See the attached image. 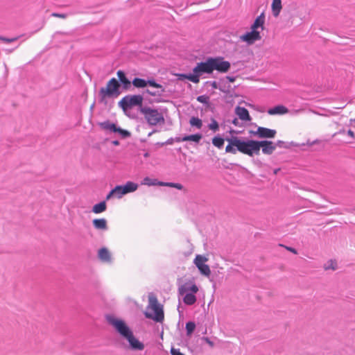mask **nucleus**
Returning a JSON list of instances; mask_svg holds the SVG:
<instances>
[{"mask_svg": "<svg viewBox=\"0 0 355 355\" xmlns=\"http://www.w3.org/2000/svg\"><path fill=\"white\" fill-rule=\"evenodd\" d=\"M107 320L123 338L127 340L131 349L141 351L144 349V345L134 336L125 321L111 315L107 317Z\"/></svg>", "mask_w": 355, "mask_h": 355, "instance_id": "1", "label": "nucleus"}, {"mask_svg": "<svg viewBox=\"0 0 355 355\" xmlns=\"http://www.w3.org/2000/svg\"><path fill=\"white\" fill-rule=\"evenodd\" d=\"M198 287L193 282L189 281L178 286V294L179 299L189 306L196 302V294L198 292Z\"/></svg>", "mask_w": 355, "mask_h": 355, "instance_id": "2", "label": "nucleus"}, {"mask_svg": "<svg viewBox=\"0 0 355 355\" xmlns=\"http://www.w3.org/2000/svg\"><path fill=\"white\" fill-rule=\"evenodd\" d=\"M144 314L146 318L152 319L155 322H160L164 320L163 307L153 293L148 295V304Z\"/></svg>", "mask_w": 355, "mask_h": 355, "instance_id": "3", "label": "nucleus"}, {"mask_svg": "<svg viewBox=\"0 0 355 355\" xmlns=\"http://www.w3.org/2000/svg\"><path fill=\"white\" fill-rule=\"evenodd\" d=\"M212 68L210 62V59L208 58L205 62L198 63L197 65L193 69L192 73L188 74H179V79H187L193 83H198L200 81V77L204 73H211Z\"/></svg>", "mask_w": 355, "mask_h": 355, "instance_id": "4", "label": "nucleus"}, {"mask_svg": "<svg viewBox=\"0 0 355 355\" xmlns=\"http://www.w3.org/2000/svg\"><path fill=\"white\" fill-rule=\"evenodd\" d=\"M231 143L235 146L237 150L246 154L249 156H252L254 154L257 155L258 141L254 140H241L236 137L231 138Z\"/></svg>", "mask_w": 355, "mask_h": 355, "instance_id": "5", "label": "nucleus"}, {"mask_svg": "<svg viewBox=\"0 0 355 355\" xmlns=\"http://www.w3.org/2000/svg\"><path fill=\"white\" fill-rule=\"evenodd\" d=\"M141 112L144 114L146 121L150 126L162 125L165 122L164 114L157 109L144 107L141 109Z\"/></svg>", "mask_w": 355, "mask_h": 355, "instance_id": "6", "label": "nucleus"}, {"mask_svg": "<svg viewBox=\"0 0 355 355\" xmlns=\"http://www.w3.org/2000/svg\"><path fill=\"white\" fill-rule=\"evenodd\" d=\"M138 189V184L133 182H127L124 185L116 186L106 196V200H110L112 196L121 198L124 195L135 191Z\"/></svg>", "mask_w": 355, "mask_h": 355, "instance_id": "7", "label": "nucleus"}, {"mask_svg": "<svg viewBox=\"0 0 355 355\" xmlns=\"http://www.w3.org/2000/svg\"><path fill=\"white\" fill-rule=\"evenodd\" d=\"M120 85L116 78L110 80L105 87H101L99 92L103 98L107 97H117L120 95Z\"/></svg>", "mask_w": 355, "mask_h": 355, "instance_id": "8", "label": "nucleus"}, {"mask_svg": "<svg viewBox=\"0 0 355 355\" xmlns=\"http://www.w3.org/2000/svg\"><path fill=\"white\" fill-rule=\"evenodd\" d=\"M143 101V97L140 95L126 96L119 102V106L124 110L133 106L141 105Z\"/></svg>", "mask_w": 355, "mask_h": 355, "instance_id": "9", "label": "nucleus"}, {"mask_svg": "<svg viewBox=\"0 0 355 355\" xmlns=\"http://www.w3.org/2000/svg\"><path fill=\"white\" fill-rule=\"evenodd\" d=\"M212 71L216 70L221 73L227 72L230 68V63L224 60L223 58H209Z\"/></svg>", "mask_w": 355, "mask_h": 355, "instance_id": "10", "label": "nucleus"}, {"mask_svg": "<svg viewBox=\"0 0 355 355\" xmlns=\"http://www.w3.org/2000/svg\"><path fill=\"white\" fill-rule=\"evenodd\" d=\"M261 39L260 31H252L251 30L239 37V40L245 42L248 45H252Z\"/></svg>", "mask_w": 355, "mask_h": 355, "instance_id": "11", "label": "nucleus"}, {"mask_svg": "<svg viewBox=\"0 0 355 355\" xmlns=\"http://www.w3.org/2000/svg\"><path fill=\"white\" fill-rule=\"evenodd\" d=\"M261 148L263 154L271 155L275 150L276 146L271 141H258L257 155H259Z\"/></svg>", "mask_w": 355, "mask_h": 355, "instance_id": "12", "label": "nucleus"}, {"mask_svg": "<svg viewBox=\"0 0 355 355\" xmlns=\"http://www.w3.org/2000/svg\"><path fill=\"white\" fill-rule=\"evenodd\" d=\"M276 130L263 127H258L252 134L259 138H274L276 135Z\"/></svg>", "mask_w": 355, "mask_h": 355, "instance_id": "13", "label": "nucleus"}, {"mask_svg": "<svg viewBox=\"0 0 355 355\" xmlns=\"http://www.w3.org/2000/svg\"><path fill=\"white\" fill-rule=\"evenodd\" d=\"M265 17L262 13L256 18L254 23L250 26V30L252 31H261L264 29Z\"/></svg>", "mask_w": 355, "mask_h": 355, "instance_id": "14", "label": "nucleus"}, {"mask_svg": "<svg viewBox=\"0 0 355 355\" xmlns=\"http://www.w3.org/2000/svg\"><path fill=\"white\" fill-rule=\"evenodd\" d=\"M98 257L103 262L110 263L112 261L111 253L106 248H102L98 250Z\"/></svg>", "mask_w": 355, "mask_h": 355, "instance_id": "15", "label": "nucleus"}, {"mask_svg": "<svg viewBox=\"0 0 355 355\" xmlns=\"http://www.w3.org/2000/svg\"><path fill=\"white\" fill-rule=\"evenodd\" d=\"M236 114L243 121H250L251 120L248 110L245 107H237L236 108Z\"/></svg>", "mask_w": 355, "mask_h": 355, "instance_id": "16", "label": "nucleus"}, {"mask_svg": "<svg viewBox=\"0 0 355 355\" xmlns=\"http://www.w3.org/2000/svg\"><path fill=\"white\" fill-rule=\"evenodd\" d=\"M117 76L123 85V88L125 90L130 89L131 87V82L126 78L124 72L122 71H118Z\"/></svg>", "mask_w": 355, "mask_h": 355, "instance_id": "17", "label": "nucleus"}, {"mask_svg": "<svg viewBox=\"0 0 355 355\" xmlns=\"http://www.w3.org/2000/svg\"><path fill=\"white\" fill-rule=\"evenodd\" d=\"M288 112V110L284 105H277L268 110L270 115L284 114Z\"/></svg>", "mask_w": 355, "mask_h": 355, "instance_id": "18", "label": "nucleus"}, {"mask_svg": "<svg viewBox=\"0 0 355 355\" xmlns=\"http://www.w3.org/2000/svg\"><path fill=\"white\" fill-rule=\"evenodd\" d=\"M94 227L96 230H107V220L105 218L94 219L92 221Z\"/></svg>", "mask_w": 355, "mask_h": 355, "instance_id": "19", "label": "nucleus"}, {"mask_svg": "<svg viewBox=\"0 0 355 355\" xmlns=\"http://www.w3.org/2000/svg\"><path fill=\"white\" fill-rule=\"evenodd\" d=\"M271 6L272 15L275 17H278L282 8L281 0H273Z\"/></svg>", "mask_w": 355, "mask_h": 355, "instance_id": "20", "label": "nucleus"}, {"mask_svg": "<svg viewBox=\"0 0 355 355\" xmlns=\"http://www.w3.org/2000/svg\"><path fill=\"white\" fill-rule=\"evenodd\" d=\"M106 203L105 201L101 202L98 204L94 205L92 208V211L95 214H100L106 210Z\"/></svg>", "mask_w": 355, "mask_h": 355, "instance_id": "21", "label": "nucleus"}, {"mask_svg": "<svg viewBox=\"0 0 355 355\" xmlns=\"http://www.w3.org/2000/svg\"><path fill=\"white\" fill-rule=\"evenodd\" d=\"M161 183H162V182L158 181L156 179H151L148 177H146L142 180L141 184L147 185V186H156V185L160 186Z\"/></svg>", "mask_w": 355, "mask_h": 355, "instance_id": "22", "label": "nucleus"}, {"mask_svg": "<svg viewBox=\"0 0 355 355\" xmlns=\"http://www.w3.org/2000/svg\"><path fill=\"white\" fill-rule=\"evenodd\" d=\"M202 139V135L200 134H195V135H191L184 136L182 138V141H192L196 143H198L200 139Z\"/></svg>", "mask_w": 355, "mask_h": 355, "instance_id": "23", "label": "nucleus"}, {"mask_svg": "<svg viewBox=\"0 0 355 355\" xmlns=\"http://www.w3.org/2000/svg\"><path fill=\"white\" fill-rule=\"evenodd\" d=\"M132 84L137 88H144L146 87V80L144 79L135 78L133 79Z\"/></svg>", "mask_w": 355, "mask_h": 355, "instance_id": "24", "label": "nucleus"}, {"mask_svg": "<svg viewBox=\"0 0 355 355\" xmlns=\"http://www.w3.org/2000/svg\"><path fill=\"white\" fill-rule=\"evenodd\" d=\"M100 126L106 130H109L110 132H114L116 130V125L114 123H112L109 121H105L100 124Z\"/></svg>", "mask_w": 355, "mask_h": 355, "instance_id": "25", "label": "nucleus"}, {"mask_svg": "<svg viewBox=\"0 0 355 355\" xmlns=\"http://www.w3.org/2000/svg\"><path fill=\"white\" fill-rule=\"evenodd\" d=\"M189 123L191 126L200 129L202 126V121L198 117L192 116L189 120Z\"/></svg>", "mask_w": 355, "mask_h": 355, "instance_id": "26", "label": "nucleus"}, {"mask_svg": "<svg viewBox=\"0 0 355 355\" xmlns=\"http://www.w3.org/2000/svg\"><path fill=\"white\" fill-rule=\"evenodd\" d=\"M337 268H338L337 262L335 260H332V259L329 260L324 265V268L325 270H335L337 269Z\"/></svg>", "mask_w": 355, "mask_h": 355, "instance_id": "27", "label": "nucleus"}, {"mask_svg": "<svg viewBox=\"0 0 355 355\" xmlns=\"http://www.w3.org/2000/svg\"><path fill=\"white\" fill-rule=\"evenodd\" d=\"M212 144L214 146L221 148L224 145V139L220 137H214L212 139Z\"/></svg>", "mask_w": 355, "mask_h": 355, "instance_id": "28", "label": "nucleus"}, {"mask_svg": "<svg viewBox=\"0 0 355 355\" xmlns=\"http://www.w3.org/2000/svg\"><path fill=\"white\" fill-rule=\"evenodd\" d=\"M207 261V259L205 257L198 254V255H196V257L193 261V263L198 268V266L205 264Z\"/></svg>", "mask_w": 355, "mask_h": 355, "instance_id": "29", "label": "nucleus"}, {"mask_svg": "<svg viewBox=\"0 0 355 355\" xmlns=\"http://www.w3.org/2000/svg\"><path fill=\"white\" fill-rule=\"evenodd\" d=\"M160 186L173 187V188H175L179 190L183 189V186L180 183L162 182V183L160 184Z\"/></svg>", "mask_w": 355, "mask_h": 355, "instance_id": "30", "label": "nucleus"}, {"mask_svg": "<svg viewBox=\"0 0 355 355\" xmlns=\"http://www.w3.org/2000/svg\"><path fill=\"white\" fill-rule=\"evenodd\" d=\"M160 186L173 187V188H175L179 190L183 189V186L180 183L162 182V183L160 184Z\"/></svg>", "mask_w": 355, "mask_h": 355, "instance_id": "31", "label": "nucleus"}, {"mask_svg": "<svg viewBox=\"0 0 355 355\" xmlns=\"http://www.w3.org/2000/svg\"><path fill=\"white\" fill-rule=\"evenodd\" d=\"M198 268L201 272V274L205 276H209L211 273L209 266L205 263L201 266H198Z\"/></svg>", "mask_w": 355, "mask_h": 355, "instance_id": "32", "label": "nucleus"}, {"mask_svg": "<svg viewBox=\"0 0 355 355\" xmlns=\"http://www.w3.org/2000/svg\"><path fill=\"white\" fill-rule=\"evenodd\" d=\"M227 141H228L229 144L225 148V152L232 153V154H236L237 149L235 147V146L232 144L231 139H227Z\"/></svg>", "mask_w": 355, "mask_h": 355, "instance_id": "33", "label": "nucleus"}, {"mask_svg": "<svg viewBox=\"0 0 355 355\" xmlns=\"http://www.w3.org/2000/svg\"><path fill=\"white\" fill-rule=\"evenodd\" d=\"M114 132L118 133L119 135H120V136L122 138H126V137H128L130 135V132L128 131H127L125 130H123L121 128H118V127H116V130H115Z\"/></svg>", "mask_w": 355, "mask_h": 355, "instance_id": "34", "label": "nucleus"}, {"mask_svg": "<svg viewBox=\"0 0 355 355\" xmlns=\"http://www.w3.org/2000/svg\"><path fill=\"white\" fill-rule=\"evenodd\" d=\"M196 328V324L193 322H188L186 324V330L187 335H191Z\"/></svg>", "mask_w": 355, "mask_h": 355, "instance_id": "35", "label": "nucleus"}, {"mask_svg": "<svg viewBox=\"0 0 355 355\" xmlns=\"http://www.w3.org/2000/svg\"><path fill=\"white\" fill-rule=\"evenodd\" d=\"M218 123L214 119H213L211 122L209 124V128L213 130L214 132H216L217 130H218Z\"/></svg>", "mask_w": 355, "mask_h": 355, "instance_id": "36", "label": "nucleus"}, {"mask_svg": "<svg viewBox=\"0 0 355 355\" xmlns=\"http://www.w3.org/2000/svg\"><path fill=\"white\" fill-rule=\"evenodd\" d=\"M149 85L155 88H162V86L160 84L157 83L154 80H146V87Z\"/></svg>", "mask_w": 355, "mask_h": 355, "instance_id": "37", "label": "nucleus"}, {"mask_svg": "<svg viewBox=\"0 0 355 355\" xmlns=\"http://www.w3.org/2000/svg\"><path fill=\"white\" fill-rule=\"evenodd\" d=\"M197 101L200 103L207 104L209 101V97L205 95H201L197 97Z\"/></svg>", "mask_w": 355, "mask_h": 355, "instance_id": "38", "label": "nucleus"}, {"mask_svg": "<svg viewBox=\"0 0 355 355\" xmlns=\"http://www.w3.org/2000/svg\"><path fill=\"white\" fill-rule=\"evenodd\" d=\"M16 40H17L16 37H14V38H6V37H0V40L3 41L4 42H6V43L12 42L15 41Z\"/></svg>", "mask_w": 355, "mask_h": 355, "instance_id": "39", "label": "nucleus"}, {"mask_svg": "<svg viewBox=\"0 0 355 355\" xmlns=\"http://www.w3.org/2000/svg\"><path fill=\"white\" fill-rule=\"evenodd\" d=\"M51 16L64 19V18L67 17V14H60V13H57V12H53L51 14Z\"/></svg>", "mask_w": 355, "mask_h": 355, "instance_id": "40", "label": "nucleus"}, {"mask_svg": "<svg viewBox=\"0 0 355 355\" xmlns=\"http://www.w3.org/2000/svg\"><path fill=\"white\" fill-rule=\"evenodd\" d=\"M171 355H184L182 353H181L180 352L179 349H174V348H172L171 349Z\"/></svg>", "mask_w": 355, "mask_h": 355, "instance_id": "41", "label": "nucleus"}, {"mask_svg": "<svg viewBox=\"0 0 355 355\" xmlns=\"http://www.w3.org/2000/svg\"><path fill=\"white\" fill-rule=\"evenodd\" d=\"M203 340L210 346L214 347V343L207 337L203 338Z\"/></svg>", "mask_w": 355, "mask_h": 355, "instance_id": "42", "label": "nucleus"}, {"mask_svg": "<svg viewBox=\"0 0 355 355\" xmlns=\"http://www.w3.org/2000/svg\"><path fill=\"white\" fill-rule=\"evenodd\" d=\"M284 144V142L283 141H277L276 144H274V145L277 146H279V147H282L283 146V144Z\"/></svg>", "mask_w": 355, "mask_h": 355, "instance_id": "43", "label": "nucleus"}, {"mask_svg": "<svg viewBox=\"0 0 355 355\" xmlns=\"http://www.w3.org/2000/svg\"><path fill=\"white\" fill-rule=\"evenodd\" d=\"M347 135L351 137L352 138H354V133L352 130H349L347 131Z\"/></svg>", "mask_w": 355, "mask_h": 355, "instance_id": "44", "label": "nucleus"}, {"mask_svg": "<svg viewBox=\"0 0 355 355\" xmlns=\"http://www.w3.org/2000/svg\"><path fill=\"white\" fill-rule=\"evenodd\" d=\"M211 87L214 88V89H218V83L216 82V81H214L211 83Z\"/></svg>", "mask_w": 355, "mask_h": 355, "instance_id": "45", "label": "nucleus"}, {"mask_svg": "<svg viewBox=\"0 0 355 355\" xmlns=\"http://www.w3.org/2000/svg\"><path fill=\"white\" fill-rule=\"evenodd\" d=\"M288 249V250H290L291 252H293L294 254H297V251H296L295 249L291 248H289Z\"/></svg>", "mask_w": 355, "mask_h": 355, "instance_id": "46", "label": "nucleus"}, {"mask_svg": "<svg viewBox=\"0 0 355 355\" xmlns=\"http://www.w3.org/2000/svg\"><path fill=\"white\" fill-rule=\"evenodd\" d=\"M146 92H147L148 94H149L150 95H151V96H155V95L156 94L155 92H150V90H148V89L146 91Z\"/></svg>", "mask_w": 355, "mask_h": 355, "instance_id": "47", "label": "nucleus"}, {"mask_svg": "<svg viewBox=\"0 0 355 355\" xmlns=\"http://www.w3.org/2000/svg\"><path fill=\"white\" fill-rule=\"evenodd\" d=\"M227 78L230 81V82H234V78H232V77H230V76H227Z\"/></svg>", "mask_w": 355, "mask_h": 355, "instance_id": "48", "label": "nucleus"}, {"mask_svg": "<svg viewBox=\"0 0 355 355\" xmlns=\"http://www.w3.org/2000/svg\"><path fill=\"white\" fill-rule=\"evenodd\" d=\"M182 137H177V138L175 139V140H176V141H178V142L183 141L182 140Z\"/></svg>", "mask_w": 355, "mask_h": 355, "instance_id": "49", "label": "nucleus"}, {"mask_svg": "<svg viewBox=\"0 0 355 355\" xmlns=\"http://www.w3.org/2000/svg\"><path fill=\"white\" fill-rule=\"evenodd\" d=\"M112 144H113L114 145H115V146H117V145H119V141H114L112 142Z\"/></svg>", "mask_w": 355, "mask_h": 355, "instance_id": "50", "label": "nucleus"}, {"mask_svg": "<svg viewBox=\"0 0 355 355\" xmlns=\"http://www.w3.org/2000/svg\"><path fill=\"white\" fill-rule=\"evenodd\" d=\"M154 132H155V130H153V131L150 132V133H148V136L150 137Z\"/></svg>", "mask_w": 355, "mask_h": 355, "instance_id": "51", "label": "nucleus"}, {"mask_svg": "<svg viewBox=\"0 0 355 355\" xmlns=\"http://www.w3.org/2000/svg\"><path fill=\"white\" fill-rule=\"evenodd\" d=\"M236 119H234V121H233V123H234L235 125H236Z\"/></svg>", "mask_w": 355, "mask_h": 355, "instance_id": "52", "label": "nucleus"}, {"mask_svg": "<svg viewBox=\"0 0 355 355\" xmlns=\"http://www.w3.org/2000/svg\"><path fill=\"white\" fill-rule=\"evenodd\" d=\"M148 153H146L145 154V157H148Z\"/></svg>", "mask_w": 355, "mask_h": 355, "instance_id": "53", "label": "nucleus"}]
</instances>
